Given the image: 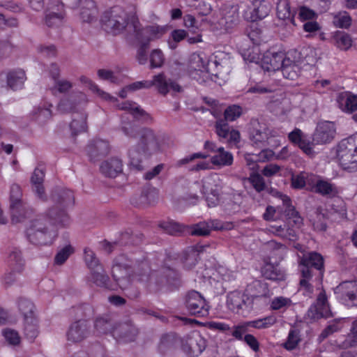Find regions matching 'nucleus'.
Segmentation results:
<instances>
[{
	"mask_svg": "<svg viewBox=\"0 0 357 357\" xmlns=\"http://www.w3.org/2000/svg\"><path fill=\"white\" fill-rule=\"evenodd\" d=\"M52 199L55 207L31 222L26 230L27 237L33 243H52L57 236L58 225L66 226L69 222L65 208L74 203L73 192L69 190H61L52 195Z\"/></svg>",
	"mask_w": 357,
	"mask_h": 357,
	"instance_id": "nucleus-1",
	"label": "nucleus"
},
{
	"mask_svg": "<svg viewBox=\"0 0 357 357\" xmlns=\"http://www.w3.org/2000/svg\"><path fill=\"white\" fill-rule=\"evenodd\" d=\"M138 18L133 12H128L120 6H115L105 10L100 17L102 29L108 33L119 35L123 33L128 25L137 28Z\"/></svg>",
	"mask_w": 357,
	"mask_h": 357,
	"instance_id": "nucleus-2",
	"label": "nucleus"
},
{
	"mask_svg": "<svg viewBox=\"0 0 357 357\" xmlns=\"http://www.w3.org/2000/svg\"><path fill=\"white\" fill-rule=\"evenodd\" d=\"M122 130L128 137L137 138L139 148L149 156L164 151L167 146L165 136L151 129L143 128L136 133L132 125L125 123Z\"/></svg>",
	"mask_w": 357,
	"mask_h": 357,
	"instance_id": "nucleus-3",
	"label": "nucleus"
},
{
	"mask_svg": "<svg viewBox=\"0 0 357 357\" xmlns=\"http://www.w3.org/2000/svg\"><path fill=\"white\" fill-rule=\"evenodd\" d=\"M301 268V277L299 282V290L305 296H311L314 291L313 277L314 273L310 267H314L318 271L324 268L323 257L315 252L303 255L298 262Z\"/></svg>",
	"mask_w": 357,
	"mask_h": 357,
	"instance_id": "nucleus-4",
	"label": "nucleus"
},
{
	"mask_svg": "<svg viewBox=\"0 0 357 357\" xmlns=\"http://www.w3.org/2000/svg\"><path fill=\"white\" fill-rule=\"evenodd\" d=\"M284 134L280 129H271L264 123H257L250 130L249 139L252 146L256 147H264L267 145L278 147L280 145V138Z\"/></svg>",
	"mask_w": 357,
	"mask_h": 357,
	"instance_id": "nucleus-5",
	"label": "nucleus"
},
{
	"mask_svg": "<svg viewBox=\"0 0 357 357\" xmlns=\"http://www.w3.org/2000/svg\"><path fill=\"white\" fill-rule=\"evenodd\" d=\"M337 157L344 169L349 172L357 171V133L340 142Z\"/></svg>",
	"mask_w": 357,
	"mask_h": 357,
	"instance_id": "nucleus-6",
	"label": "nucleus"
},
{
	"mask_svg": "<svg viewBox=\"0 0 357 357\" xmlns=\"http://www.w3.org/2000/svg\"><path fill=\"white\" fill-rule=\"evenodd\" d=\"M197 185L202 186L201 192L209 207H214L218 204L222 181L217 174L204 177L202 181V185Z\"/></svg>",
	"mask_w": 357,
	"mask_h": 357,
	"instance_id": "nucleus-7",
	"label": "nucleus"
},
{
	"mask_svg": "<svg viewBox=\"0 0 357 357\" xmlns=\"http://www.w3.org/2000/svg\"><path fill=\"white\" fill-rule=\"evenodd\" d=\"M130 272V265L126 256L121 255L115 259L112 269V277L123 289L128 288L135 277L132 275L131 278Z\"/></svg>",
	"mask_w": 357,
	"mask_h": 357,
	"instance_id": "nucleus-8",
	"label": "nucleus"
},
{
	"mask_svg": "<svg viewBox=\"0 0 357 357\" xmlns=\"http://www.w3.org/2000/svg\"><path fill=\"white\" fill-rule=\"evenodd\" d=\"M337 298L348 306L357 305V281H345L334 289Z\"/></svg>",
	"mask_w": 357,
	"mask_h": 357,
	"instance_id": "nucleus-9",
	"label": "nucleus"
},
{
	"mask_svg": "<svg viewBox=\"0 0 357 357\" xmlns=\"http://www.w3.org/2000/svg\"><path fill=\"white\" fill-rule=\"evenodd\" d=\"M167 31V26L153 24L146 27H141L138 21L137 27L134 28L133 36L137 37L142 42L150 43L151 41L160 39Z\"/></svg>",
	"mask_w": 357,
	"mask_h": 357,
	"instance_id": "nucleus-10",
	"label": "nucleus"
},
{
	"mask_svg": "<svg viewBox=\"0 0 357 357\" xmlns=\"http://www.w3.org/2000/svg\"><path fill=\"white\" fill-rule=\"evenodd\" d=\"M185 305L189 313L192 315L205 317L208 314V305L204 297L196 291H192L188 294Z\"/></svg>",
	"mask_w": 357,
	"mask_h": 357,
	"instance_id": "nucleus-11",
	"label": "nucleus"
},
{
	"mask_svg": "<svg viewBox=\"0 0 357 357\" xmlns=\"http://www.w3.org/2000/svg\"><path fill=\"white\" fill-rule=\"evenodd\" d=\"M215 132L220 140L227 143L230 146H237L241 140V134L238 130L229 126L223 120H218L215 123Z\"/></svg>",
	"mask_w": 357,
	"mask_h": 357,
	"instance_id": "nucleus-12",
	"label": "nucleus"
},
{
	"mask_svg": "<svg viewBox=\"0 0 357 357\" xmlns=\"http://www.w3.org/2000/svg\"><path fill=\"white\" fill-rule=\"evenodd\" d=\"M204 149L214 154L211 158V162L213 165L218 167L232 165L233 155L230 152L225 151L224 147H218L214 142L207 141L204 144Z\"/></svg>",
	"mask_w": 357,
	"mask_h": 357,
	"instance_id": "nucleus-13",
	"label": "nucleus"
},
{
	"mask_svg": "<svg viewBox=\"0 0 357 357\" xmlns=\"http://www.w3.org/2000/svg\"><path fill=\"white\" fill-rule=\"evenodd\" d=\"M182 347L188 355L198 356L206 348V340L199 332L192 331L185 338Z\"/></svg>",
	"mask_w": 357,
	"mask_h": 357,
	"instance_id": "nucleus-14",
	"label": "nucleus"
},
{
	"mask_svg": "<svg viewBox=\"0 0 357 357\" xmlns=\"http://www.w3.org/2000/svg\"><path fill=\"white\" fill-rule=\"evenodd\" d=\"M308 317L313 319L321 317L328 318L332 316L330 306L324 290H321L318 294L316 302L308 310Z\"/></svg>",
	"mask_w": 357,
	"mask_h": 357,
	"instance_id": "nucleus-15",
	"label": "nucleus"
},
{
	"mask_svg": "<svg viewBox=\"0 0 357 357\" xmlns=\"http://www.w3.org/2000/svg\"><path fill=\"white\" fill-rule=\"evenodd\" d=\"M49 13L45 17V22L48 26H58L61 25L65 18L64 4L61 0H50L48 3Z\"/></svg>",
	"mask_w": 357,
	"mask_h": 357,
	"instance_id": "nucleus-16",
	"label": "nucleus"
},
{
	"mask_svg": "<svg viewBox=\"0 0 357 357\" xmlns=\"http://www.w3.org/2000/svg\"><path fill=\"white\" fill-rule=\"evenodd\" d=\"M275 196L282 202L284 213L288 219V224L292 225L296 228H300L303 225V218L291 205L290 198L280 192H276Z\"/></svg>",
	"mask_w": 357,
	"mask_h": 357,
	"instance_id": "nucleus-17",
	"label": "nucleus"
},
{
	"mask_svg": "<svg viewBox=\"0 0 357 357\" xmlns=\"http://www.w3.org/2000/svg\"><path fill=\"white\" fill-rule=\"evenodd\" d=\"M335 133V128L333 122H320L313 135V142L317 144L328 143L333 139Z\"/></svg>",
	"mask_w": 357,
	"mask_h": 357,
	"instance_id": "nucleus-18",
	"label": "nucleus"
},
{
	"mask_svg": "<svg viewBox=\"0 0 357 357\" xmlns=\"http://www.w3.org/2000/svg\"><path fill=\"white\" fill-rule=\"evenodd\" d=\"M286 55L282 52H266L260 61L261 68L268 72H275L281 68Z\"/></svg>",
	"mask_w": 357,
	"mask_h": 357,
	"instance_id": "nucleus-19",
	"label": "nucleus"
},
{
	"mask_svg": "<svg viewBox=\"0 0 357 357\" xmlns=\"http://www.w3.org/2000/svg\"><path fill=\"white\" fill-rule=\"evenodd\" d=\"M337 107L344 113L352 114L357 111V95L350 91H343L337 94Z\"/></svg>",
	"mask_w": 357,
	"mask_h": 357,
	"instance_id": "nucleus-20",
	"label": "nucleus"
},
{
	"mask_svg": "<svg viewBox=\"0 0 357 357\" xmlns=\"http://www.w3.org/2000/svg\"><path fill=\"white\" fill-rule=\"evenodd\" d=\"M91 334L89 326L86 320H79L73 323L68 332L67 339L72 342H79Z\"/></svg>",
	"mask_w": 357,
	"mask_h": 357,
	"instance_id": "nucleus-21",
	"label": "nucleus"
},
{
	"mask_svg": "<svg viewBox=\"0 0 357 357\" xmlns=\"http://www.w3.org/2000/svg\"><path fill=\"white\" fill-rule=\"evenodd\" d=\"M296 54V52L288 53L280 68L283 76L289 79H296L300 72L301 62L299 59H295Z\"/></svg>",
	"mask_w": 357,
	"mask_h": 357,
	"instance_id": "nucleus-22",
	"label": "nucleus"
},
{
	"mask_svg": "<svg viewBox=\"0 0 357 357\" xmlns=\"http://www.w3.org/2000/svg\"><path fill=\"white\" fill-rule=\"evenodd\" d=\"M150 87L155 86L158 91L163 95L167 94L170 91L174 92H180L181 87L176 82L165 78V75L160 73L155 75L152 80H149Z\"/></svg>",
	"mask_w": 357,
	"mask_h": 357,
	"instance_id": "nucleus-23",
	"label": "nucleus"
},
{
	"mask_svg": "<svg viewBox=\"0 0 357 357\" xmlns=\"http://www.w3.org/2000/svg\"><path fill=\"white\" fill-rule=\"evenodd\" d=\"M95 332L97 335L107 334L110 333L114 337L120 338L121 335L119 334V331H124L125 325H120L119 328L114 327L111 321L105 317L97 318L94 324Z\"/></svg>",
	"mask_w": 357,
	"mask_h": 357,
	"instance_id": "nucleus-24",
	"label": "nucleus"
},
{
	"mask_svg": "<svg viewBox=\"0 0 357 357\" xmlns=\"http://www.w3.org/2000/svg\"><path fill=\"white\" fill-rule=\"evenodd\" d=\"M312 182L314 183V191L323 196L333 197L340 192L339 188L328 180L319 179L315 176H312Z\"/></svg>",
	"mask_w": 357,
	"mask_h": 357,
	"instance_id": "nucleus-25",
	"label": "nucleus"
},
{
	"mask_svg": "<svg viewBox=\"0 0 357 357\" xmlns=\"http://www.w3.org/2000/svg\"><path fill=\"white\" fill-rule=\"evenodd\" d=\"M21 190L18 185H13L10 188V208L12 210V220L13 222H20L22 218L17 216V214L24 211V206L20 202Z\"/></svg>",
	"mask_w": 357,
	"mask_h": 357,
	"instance_id": "nucleus-26",
	"label": "nucleus"
},
{
	"mask_svg": "<svg viewBox=\"0 0 357 357\" xmlns=\"http://www.w3.org/2000/svg\"><path fill=\"white\" fill-rule=\"evenodd\" d=\"M101 172L108 177H116L122 172L123 165L120 159L112 158L104 161L100 165Z\"/></svg>",
	"mask_w": 357,
	"mask_h": 357,
	"instance_id": "nucleus-27",
	"label": "nucleus"
},
{
	"mask_svg": "<svg viewBox=\"0 0 357 357\" xmlns=\"http://www.w3.org/2000/svg\"><path fill=\"white\" fill-rule=\"evenodd\" d=\"M271 10V6L265 1H260L252 10L246 11L244 17L247 20L255 22L262 20L268 15Z\"/></svg>",
	"mask_w": 357,
	"mask_h": 357,
	"instance_id": "nucleus-28",
	"label": "nucleus"
},
{
	"mask_svg": "<svg viewBox=\"0 0 357 357\" xmlns=\"http://www.w3.org/2000/svg\"><path fill=\"white\" fill-rule=\"evenodd\" d=\"M40 329L38 320L33 315L26 317L24 321V334L25 337L30 342H33L39 335Z\"/></svg>",
	"mask_w": 357,
	"mask_h": 357,
	"instance_id": "nucleus-29",
	"label": "nucleus"
},
{
	"mask_svg": "<svg viewBox=\"0 0 357 357\" xmlns=\"http://www.w3.org/2000/svg\"><path fill=\"white\" fill-rule=\"evenodd\" d=\"M288 137L291 143L297 145L304 153L307 155L312 154V144L304 139L303 132L300 129H294L289 134Z\"/></svg>",
	"mask_w": 357,
	"mask_h": 357,
	"instance_id": "nucleus-30",
	"label": "nucleus"
},
{
	"mask_svg": "<svg viewBox=\"0 0 357 357\" xmlns=\"http://www.w3.org/2000/svg\"><path fill=\"white\" fill-rule=\"evenodd\" d=\"M26 79L25 72L22 69L11 70L7 75L8 86L13 90L21 89Z\"/></svg>",
	"mask_w": 357,
	"mask_h": 357,
	"instance_id": "nucleus-31",
	"label": "nucleus"
},
{
	"mask_svg": "<svg viewBox=\"0 0 357 357\" xmlns=\"http://www.w3.org/2000/svg\"><path fill=\"white\" fill-rule=\"evenodd\" d=\"M80 17L84 22H90L97 15L96 3L93 0H79Z\"/></svg>",
	"mask_w": 357,
	"mask_h": 357,
	"instance_id": "nucleus-32",
	"label": "nucleus"
},
{
	"mask_svg": "<svg viewBox=\"0 0 357 357\" xmlns=\"http://www.w3.org/2000/svg\"><path fill=\"white\" fill-rule=\"evenodd\" d=\"M148 156L149 155L139 148V143H137V146L129 150V165L133 169L140 171L143 169L142 159Z\"/></svg>",
	"mask_w": 357,
	"mask_h": 357,
	"instance_id": "nucleus-33",
	"label": "nucleus"
},
{
	"mask_svg": "<svg viewBox=\"0 0 357 357\" xmlns=\"http://www.w3.org/2000/svg\"><path fill=\"white\" fill-rule=\"evenodd\" d=\"M335 344L340 349H347L357 345V319L353 321L349 334L345 338L335 340Z\"/></svg>",
	"mask_w": 357,
	"mask_h": 357,
	"instance_id": "nucleus-34",
	"label": "nucleus"
},
{
	"mask_svg": "<svg viewBox=\"0 0 357 357\" xmlns=\"http://www.w3.org/2000/svg\"><path fill=\"white\" fill-rule=\"evenodd\" d=\"M109 150V145L107 142L98 139L93 144L89 145L87 153L91 160H94L98 155H105Z\"/></svg>",
	"mask_w": 357,
	"mask_h": 357,
	"instance_id": "nucleus-35",
	"label": "nucleus"
},
{
	"mask_svg": "<svg viewBox=\"0 0 357 357\" xmlns=\"http://www.w3.org/2000/svg\"><path fill=\"white\" fill-rule=\"evenodd\" d=\"M89 280L97 286L109 288V277L101 265L91 270Z\"/></svg>",
	"mask_w": 357,
	"mask_h": 357,
	"instance_id": "nucleus-36",
	"label": "nucleus"
},
{
	"mask_svg": "<svg viewBox=\"0 0 357 357\" xmlns=\"http://www.w3.org/2000/svg\"><path fill=\"white\" fill-rule=\"evenodd\" d=\"M245 302V295L241 291H234L227 295V305L233 312L238 311Z\"/></svg>",
	"mask_w": 357,
	"mask_h": 357,
	"instance_id": "nucleus-37",
	"label": "nucleus"
},
{
	"mask_svg": "<svg viewBox=\"0 0 357 357\" xmlns=\"http://www.w3.org/2000/svg\"><path fill=\"white\" fill-rule=\"evenodd\" d=\"M79 81L81 83L87 86L93 93H96L97 96H99L100 98L110 101L112 102H115L117 101V99L115 97L112 96L110 94L99 89L98 86L95 83H93L88 77L82 75L79 77Z\"/></svg>",
	"mask_w": 357,
	"mask_h": 357,
	"instance_id": "nucleus-38",
	"label": "nucleus"
},
{
	"mask_svg": "<svg viewBox=\"0 0 357 357\" xmlns=\"http://www.w3.org/2000/svg\"><path fill=\"white\" fill-rule=\"evenodd\" d=\"M262 273L264 277L272 280H282L284 279V273L278 264H266Z\"/></svg>",
	"mask_w": 357,
	"mask_h": 357,
	"instance_id": "nucleus-39",
	"label": "nucleus"
},
{
	"mask_svg": "<svg viewBox=\"0 0 357 357\" xmlns=\"http://www.w3.org/2000/svg\"><path fill=\"white\" fill-rule=\"evenodd\" d=\"M8 266L10 269L17 273H22L24 268V261L22 257V253L18 250L12 251L8 259Z\"/></svg>",
	"mask_w": 357,
	"mask_h": 357,
	"instance_id": "nucleus-40",
	"label": "nucleus"
},
{
	"mask_svg": "<svg viewBox=\"0 0 357 357\" xmlns=\"http://www.w3.org/2000/svg\"><path fill=\"white\" fill-rule=\"evenodd\" d=\"M276 9L278 18L294 21V13L291 10L289 0H278Z\"/></svg>",
	"mask_w": 357,
	"mask_h": 357,
	"instance_id": "nucleus-41",
	"label": "nucleus"
},
{
	"mask_svg": "<svg viewBox=\"0 0 357 357\" xmlns=\"http://www.w3.org/2000/svg\"><path fill=\"white\" fill-rule=\"evenodd\" d=\"M44 176L45 173L43 170L39 168H36L31 178V183L34 190L40 198L43 197L45 192L43 185Z\"/></svg>",
	"mask_w": 357,
	"mask_h": 357,
	"instance_id": "nucleus-42",
	"label": "nucleus"
},
{
	"mask_svg": "<svg viewBox=\"0 0 357 357\" xmlns=\"http://www.w3.org/2000/svg\"><path fill=\"white\" fill-rule=\"evenodd\" d=\"M246 291L252 297L263 296L267 294L268 287L266 283L260 280H255L248 285Z\"/></svg>",
	"mask_w": 357,
	"mask_h": 357,
	"instance_id": "nucleus-43",
	"label": "nucleus"
},
{
	"mask_svg": "<svg viewBox=\"0 0 357 357\" xmlns=\"http://www.w3.org/2000/svg\"><path fill=\"white\" fill-rule=\"evenodd\" d=\"M132 43L137 48V59L140 64H144L147 61V53L146 51L149 47V44L144 42L140 41L137 37L132 35Z\"/></svg>",
	"mask_w": 357,
	"mask_h": 357,
	"instance_id": "nucleus-44",
	"label": "nucleus"
},
{
	"mask_svg": "<svg viewBox=\"0 0 357 357\" xmlns=\"http://www.w3.org/2000/svg\"><path fill=\"white\" fill-rule=\"evenodd\" d=\"M277 321V318L274 315H269L261 319L250 321L247 322V326L256 329H266L273 326Z\"/></svg>",
	"mask_w": 357,
	"mask_h": 357,
	"instance_id": "nucleus-45",
	"label": "nucleus"
},
{
	"mask_svg": "<svg viewBox=\"0 0 357 357\" xmlns=\"http://www.w3.org/2000/svg\"><path fill=\"white\" fill-rule=\"evenodd\" d=\"M234 273L227 267L220 266L213 271L210 278L214 281H230L234 278Z\"/></svg>",
	"mask_w": 357,
	"mask_h": 357,
	"instance_id": "nucleus-46",
	"label": "nucleus"
},
{
	"mask_svg": "<svg viewBox=\"0 0 357 357\" xmlns=\"http://www.w3.org/2000/svg\"><path fill=\"white\" fill-rule=\"evenodd\" d=\"M351 21V16L346 11L339 12L333 15V23L337 28L348 29Z\"/></svg>",
	"mask_w": 357,
	"mask_h": 357,
	"instance_id": "nucleus-47",
	"label": "nucleus"
},
{
	"mask_svg": "<svg viewBox=\"0 0 357 357\" xmlns=\"http://www.w3.org/2000/svg\"><path fill=\"white\" fill-rule=\"evenodd\" d=\"M116 107L119 109L128 111L135 117L141 116L144 114V111L135 102L126 101L121 104H117Z\"/></svg>",
	"mask_w": 357,
	"mask_h": 357,
	"instance_id": "nucleus-48",
	"label": "nucleus"
},
{
	"mask_svg": "<svg viewBox=\"0 0 357 357\" xmlns=\"http://www.w3.org/2000/svg\"><path fill=\"white\" fill-rule=\"evenodd\" d=\"M73 135L84 132L86 128V116L83 114L78 115L77 119H73L70 124Z\"/></svg>",
	"mask_w": 357,
	"mask_h": 357,
	"instance_id": "nucleus-49",
	"label": "nucleus"
},
{
	"mask_svg": "<svg viewBox=\"0 0 357 357\" xmlns=\"http://www.w3.org/2000/svg\"><path fill=\"white\" fill-rule=\"evenodd\" d=\"M97 75L100 79L108 81L111 83H119L121 80L119 74L109 69H99Z\"/></svg>",
	"mask_w": 357,
	"mask_h": 357,
	"instance_id": "nucleus-50",
	"label": "nucleus"
},
{
	"mask_svg": "<svg viewBox=\"0 0 357 357\" xmlns=\"http://www.w3.org/2000/svg\"><path fill=\"white\" fill-rule=\"evenodd\" d=\"M73 87V84L66 79H57L54 82V86L50 88L52 94L64 93L68 92Z\"/></svg>",
	"mask_w": 357,
	"mask_h": 357,
	"instance_id": "nucleus-51",
	"label": "nucleus"
},
{
	"mask_svg": "<svg viewBox=\"0 0 357 357\" xmlns=\"http://www.w3.org/2000/svg\"><path fill=\"white\" fill-rule=\"evenodd\" d=\"M187 35V32L183 29H175L172 31L167 41L169 47L172 50L176 49L177 43L185 38Z\"/></svg>",
	"mask_w": 357,
	"mask_h": 357,
	"instance_id": "nucleus-52",
	"label": "nucleus"
},
{
	"mask_svg": "<svg viewBox=\"0 0 357 357\" xmlns=\"http://www.w3.org/2000/svg\"><path fill=\"white\" fill-rule=\"evenodd\" d=\"M346 319H335L329 323L328 326L322 331L321 333L320 337L324 339L327 337L329 335L339 331L343 327L342 322L345 321Z\"/></svg>",
	"mask_w": 357,
	"mask_h": 357,
	"instance_id": "nucleus-53",
	"label": "nucleus"
},
{
	"mask_svg": "<svg viewBox=\"0 0 357 357\" xmlns=\"http://www.w3.org/2000/svg\"><path fill=\"white\" fill-rule=\"evenodd\" d=\"M73 252L74 248L70 245L64 246L56 255L54 258L55 264L57 265L63 264Z\"/></svg>",
	"mask_w": 357,
	"mask_h": 357,
	"instance_id": "nucleus-54",
	"label": "nucleus"
},
{
	"mask_svg": "<svg viewBox=\"0 0 357 357\" xmlns=\"http://www.w3.org/2000/svg\"><path fill=\"white\" fill-rule=\"evenodd\" d=\"M165 61V56L160 49L153 50L150 54V63L151 68H160Z\"/></svg>",
	"mask_w": 357,
	"mask_h": 357,
	"instance_id": "nucleus-55",
	"label": "nucleus"
},
{
	"mask_svg": "<svg viewBox=\"0 0 357 357\" xmlns=\"http://www.w3.org/2000/svg\"><path fill=\"white\" fill-rule=\"evenodd\" d=\"M18 307L19 310L24 315V319H26V317L33 316V309L34 306L33 303L25 298H20L18 301Z\"/></svg>",
	"mask_w": 357,
	"mask_h": 357,
	"instance_id": "nucleus-56",
	"label": "nucleus"
},
{
	"mask_svg": "<svg viewBox=\"0 0 357 357\" xmlns=\"http://www.w3.org/2000/svg\"><path fill=\"white\" fill-rule=\"evenodd\" d=\"M210 225V231L211 230L215 231H227L231 230L234 228V225L231 222H222L219 220H209L208 221Z\"/></svg>",
	"mask_w": 357,
	"mask_h": 357,
	"instance_id": "nucleus-57",
	"label": "nucleus"
},
{
	"mask_svg": "<svg viewBox=\"0 0 357 357\" xmlns=\"http://www.w3.org/2000/svg\"><path fill=\"white\" fill-rule=\"evenodd\" d=\"M75 107V96L70 95L60 100L58 105V109L61 112H70L74 109Z\"/></svg>",
	"mask_w": 357,
	"mask_h": 357,
	"instance_id": "nucleus-58",
	"label": "nucleus"
},
{
	"mask_svg": "<svg viewBox=\"0 0 357 357\" xmlns=\"http://www.w3.org/2000/svg\"><path fill=\"white\" fill-rule=\"evenodd\" d=\"M159 225L164 231L170 234H176L183 231V226L174 221H164Z\"/></svg>",
	"mask_w": 357,
	"mask_h": 357,
	"instance_id": "nucleus-59",
	"label": "nucleus"
},
{
	"mask_svg": "<svg viewBox=\"0 0 357 357\" xmlns=\"http://www.w3.org/2000/svg\"><path fill=\"white\" fill-rule=\"evenodd\" d=\"M336 43L339 48L343 50H349L353 43L351 36L347 33H341L336 36Z\"/></svg>",
	"mask_w": 357,
	"mask_h": 357,
	"instance_id": "nucleus-60",
	"label": "nucleus"
},
{
	"mask_svg": "<svg viewBox=\"0 0 357 357\" xmlns=\"http://www.w3.org/2000/svg\"><path fill=\"white\" fill-rule=\"evenodd\" d=\"M6 341L11 345H17L20 342V337L17 331L6 328L2 331Z\"/></svg>",
	"mask_w": 357,
	"mask_h": 357,
	"instance_id": "nucleus-61",
	"label": "nucleus"
},
{
	"mask_svg": "<svg viewBox=\"0 0 357 357\" xmlns=\"http://www.w3.org/2000/svg\"><path fill=\"white\" fill-rule=\"evenodd\" d=\"M242 114V108L236 105L228 107L225 111V118L227 121H233Z\"/></svg>",
	"mask_w": 357,
	"mask_h": 357,
	"instance_id": "nucleus-62",
	"label": "nucleus"
},
{
	"mask_svg": "<svg viewBox=\"0 0 357 357\" xmlns=\"http://www.w3.org/2000/svg\"><path fill=\"white\" fill-rule=\"evenodd\" d=\"M292 304L290 298L278 296L274 298L271 303V307L272 310H278L284 307H289Z\"/></svg>",
	"mask_w": 357,
	"mask_h": 357,
	"instance_id": "nucleus-63",
	"label": "nucleus"
},
{
	"mask_svg": "<svg viewBox=\"0 0 357 357\" xmlns=\"http://www.w3.org/2000/svg\"><path fill=\"white\" fill-rule=\"evenodd\" d=\"M192 235L207 236L210 234V225L207 222H201L192 227L191 231Z\"/></svg>",
	"mask_w": 357,
	"mask_h": 357,
	"instance_id": "nucleus-64",
	"label": "nucleus"
}]
</instances>
